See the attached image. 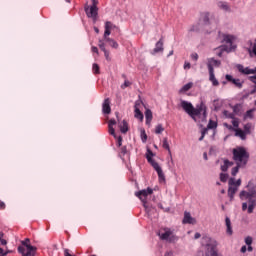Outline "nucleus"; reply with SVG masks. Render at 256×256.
I'll list each match as a JSON object with an SVG mask.
<instances>
[{"mask_svg": "<svg viewBox=\"0 0 256 256\" xmlns=\"http://www.w3.org/2000/svg\"><path fill=\"white\" fill-rule=\"evenodd\" d=\"M232 155L236 165L246 167L247 163H249V152H247L245 147L234 148Z\"/></svg>", "mask_w": 256, "mask_h": 256, "instance_id": "nucleus-1", "label": "nucleus"}, {"mask_svg": "<svg viewBox=\"0 0 256 256\" xmlns=\"http://www.w3.org/2000/svg\"><path fill=\"white\" fill-rule=\"evenodd\" d=\"M202 113V120L207 119V105H205V102H201L196 106V108H192V112H190V117L194 121H196V117H201Z\"/></svg>", "mask_w": 256, "mask_h": 256, "instance_id": "nucleus-2", "label": "nucleus"}, {"mask_svg": "<svg viewBox=\"0 0 256 256\" xmlns=\"http://www.w3.org/2000/svg\"><path fill=\"white\" fill-rule=\"evenodd\" d=\"M246 190H242L239 194V197L241 201L245 199V197H252L256 198V185L252 181H249L248 184L246 185Z\"/></svg>", "mask_w": 256, "mask_h": 256, "instance_id": "nucleus-3", "label": "nucleus"}, {"mask_svg": "<svg viewBox=\"0 0 256 256\" xmlns=\"http://www.w3.org/2000/svg\"><path fill=\"white\" fill-rule=\"evenodd\" d=\"M84 11L88 19H92L93 23H97L99 17V8L97 6H85Z\"/></svg>", "mask_w": 256, "mask_h": 256, "instance_id": "nucleus-4", "label": "nucleus"}, {"mask_svg": "<svg viewBox=\"0 0 256 256\" xmlns=\"http://www.w3.org/2000/svg\"><path fill=\"white\" fill-rule=\"evenodd\" d=\"M148 163H150L158 174V179L160 183H165V174L163 173V169L159 166V163L155 162L151 157L148 156Z\"/></svg>", "mask_w": 256, "mask_h": 256, "instance_id": "nucleus-5", "label": "nucleus"}, {"mask_svg": "<svg viewBox=\"0 0 256 256\" xmlns=\"http://www.w3.org/2000/svg\"><path fill=\"white\" fill-rule=\"evenodd\" d=\"M135 195L138 197V199L142 201V203H144V207H145V203H147V196L153 195V189L148 187L147 189H143L138 192H135Z\"/></svg>", "mask_w": 256, "mask_h": 256, "instance_id": "nucleus-6", "label": "nucleus"}, {"mask_svg": "<svg viewBox=\"0 0 256 256\" xmlns=\"http://www.w3.org/2000/svg\"><path fill=\"white\" fill-rule=\"evenodd\" d=\"M225 79L226 81L234 85L236 89H243V84L245 83V81L239 78H233L230 74H226Z\"/></svg>", "mask_w": 256, "mask_h": 256, "instance_id": "nucleus-7", "label": "nucleus"}, {"mask_svg": "<svg viewBox=\"0 0 256 256\" xmlns=\"http://www.w3.org/2000/svg\"><path fill=\"white\" fill-rule=\"evenodd\" d=\"M182 223H183V225H196L197 219L192 217L190 212L185 211Z\"/></svg>", "mask_w": 256, "mask_h": 256, "instance_id": "nucleus-8", "label": "nucleus"}, {"mask_svg": "<svg viewBox=\"0 0 256 256\" xmlns=\"http://www.w3.org/2000/svg\"><path fill=\"white\" fill-rule=\"evenodd\" d=\"M173 232L167 230L165 233L159 234V237L162 241H169V243H173V241H177V236H171ZM170 237V238H169Z\"/></svg>", "mask_w": 256, "mask_h": 256, "instance_id": "nucleus-9", "label": "nucleus"}, {"mask_svg": "<svg viewBox=\"0 0 256 256\" xmlns=\"http://www.w3.org/2000/svg\"><path fill=\"white\" fill-rule=\"evenodd\" d=\"M209 81L212 82L213 87H219V80L215 78V69L209 65Z\"/></svg>", "mask_w": 256, "mask_h": 256, "instance_id": "nucleus-10", "label": "nucleus"}, {"mask_svg": "<svg viewBox=\"0 0 256 256\" xmlns=\"http://www.w3.org/2000/svg\"><path fill=\"white\" fill-rule=\"evenodd\" d=\"M180 107L187 113V115H191V112L193 111V104L191 102L181 100Z\"/></svg>", "mask_w": 256, "mask_h": 256, "instance_id": "nucleus-11", "label": "nucleus"}, {"mask_svg": "<svg viewBox=\"0 0 256 256\" xmlns=\"http://www.w3.org/2000/svg\"><path fill=\"white\" fill-rule=\"evenodd\" d=\"M102 113L109 115L111 113V100L106 98L102 104Z\"/></svg>", "mask_w": 256, "mask_h": 256, "instance_id": "nucleus-12", "label": "nucleus"}, {"mask_svg": "<svg viewBox=\"0 0 256 256\" xmlns=\"http://www.w3.org/2000/svg\"><path fill=\"white\" fill-rule=\"evenodd\" d=\"M31 243V239L26 238L25 240L21 241V245L22 247H26L27 251H32V252H37V247L33 246L30 244Z\"/></svg>", "mask_w": 256, "mask_h": 256, "instance_id": "nucleus-13", "label": "nucleus"}, {"mask_svg": "<svg viewBox=\"0 0 256 256\" xmlns=\"http://www.w3.org/2000/svg\"><path fill=\"white\" fill-rule=\"evenodd\" d=\"M236 69L239 71V73H242V75H253V69L249 67H244L242 64L236 65Z\"/></svg>", "mask_w": 256, "mask_h": 256, "instance_id": "nucleus-14", "label": "nucleus"}, {"mask_svg": "<svg viewBox=\"0 0 256 256\" xmlns=\"http://www.w3.org/2000/svg\"><path fill=\"white\" fill-rule=\"evenodd\" d=\"M244 199H248V213L251 215L255 211L256 199L253 197H244Z\"/></svg>", "mask_w": 256, "mask_h": 256, "instance_id": "nucleus-15", "label": "nucleus"}, {"mask_svg": "<svg viewBox=\"0 0 256 256\" xmlns=\"http://www.w3.org/2000/svg\"><path fill=\"white\" fill-rule=\"evenodd\" d=\"M17 251L22 256H35L37 253V252H33V251H28V250H27V252H25V247H23V246H18Z\"/></svg>", "mask_w": 256, "mask_h": 256, "instance_id": "nucleus-16", "label": "nucleus"}, {"mask_svg": "<svg viewBox=\"0 0 256 256\" xmlns=\"http://www.w3.org/2000/svg\"><path fill=\"white\" fill-rule=\"evenodd\" d=\"M118 127H119L121 133H123V134H125V133H127V131H129V124L127 123L126 120L119 122Z\"/></svg>", "mask_w": 256, "mask_h": 256, "instance_id": "nucleus-17", "label": "nucleus"}, {"mask_svg": "<svg viewBox=\"0 0 256 256\" xmlns=\"http://www.w3.org/2000/svg\"><path fill=\"white\" fill-rule=\"evenodd\" d=\"M209 65L210 67H221V61L215 60V58H208L207 67L209 71Z\"/></svg>", "mask_w": 256, "mask_h": 256, "instance_id": "nucleus-18", "label": "nucleus"}, {"mask_svg": "<svg viewBox=\"0 0 256 256\" xmlns=\"http://www.w3.org/2000/svg\"><path fill=\"white\" fill-rule=\"evenodd\" d=\"M234 165H235L234 162H231L228 159H225L224 164L221 166V171H223V173H226V171L229 170V167H233Z\"/></svg>", "mask_w": 256, "mask_h": 256, "instance_id": "nucleus-19", "label": "nucleus"}, {"mask_svg": "<svg viewBox=\"0 0 256 256\" xmlns=\"http://www.w3.org/2000/svg\"><path fill=\"white\" fill-rule=\"evenodd\" d=\"M163 51V39H160L157 43L155 48L153 49L152 55H155V53H161Z\"/></svg>", "mask_w": 256, "mask_h": 256, "instance_id": "nucleus-20", "label": "nucleus"}, {"mask_svg": "<svg viewBox=\"0 0 256 256\" xmlns=\"http://www.w3.org/2000/svg\"><path fill=\"white\" fill-rule=\"evenodd\" d=\"M139 105L137 102L135 103V110H134V117L136 119H139L140 121H143V112H141V110L139 109V107L137 106Z\"/></svg>", "mask_w": 256, "mask_h": 256, "instance_id": "nucleus-21", "label": "nucleus"}, {"mask_svg": "<svg viewBox=\"0 0 256 256\" xmlns=\"http://www.w3.org/2000/svg\"><path fill=\"white\" fill-rule=\"evenodd\" d=\"M234 39H235V36H233V35H229V34H224L223 35L224 43H228V45H230V47H234L233 46V40Z\"/></svg>", "mask_w": 256, "mask_h": 256, "instance_id": "nucleus-22", "label": "nucleus"}, {"mask_svg": "<svg viewBox=\"0 0 256 256\" xmlns=\"http://www.w3.org/2000/svg\"><path fill=\"white\" fill-rule=\"evenodd\" d=\"M145 119H146V125H151V121H153V112L151 111V109H146Z\"/></svg>", "mask_w": 256, "mask_h": 256, "instance_id": "nucleus-23", "label": "nucleus"}, {"mask_svg": "<svg viewBox=\"0 0 256 256\" xmlns=\"http://www.w3.org/2000/svg\"><path fill=\"white\" fill-rule=\"evenodd\" d=\"M237 193V187H233L229 185L228 188V197L230 198V201H233L235 199V194Z\"/></svg>", "mask_w": 256, "mask_h": 256, "instance_id": "nucleus-24", "label": "nucleus"}, {"mask_svg": "<svg viewBox=\"0 0 256 256\" xmlns=\"http://www.w3.org/2000/svg\"><path fill=\"white\" fill-rule=\"evenodd\" d=\"M225 223H226V227H227L226 233L228 235H233V228L231 227V219L228 216H226V218H225Z\"/></svg>", "mask_w": 256, "mask_h": 256, "instance_id": "nucleus-25", "label": "nucleus"}, {"mask_svg": "<svg viewBox=\"0 0 256 256\" xmlns=\"http://www.w3.org/2000/svg\"><path fill=\"white\" fill-rule=\"evenodd\" d=\"M105 43H108V45H110V47H112L113 49L119 48V44L114 39L106 38Z\"/></svg>", "mask_w": 256, "mask_h": 256, "instance_id": "nucleus-26", "label": "nucleus"}, {"mask_svg": "<svg viewBox=\"0 0 256 256\" xmlns=\"http://www.w3.org/2000/svg\"><path fill=\"white\" fill-rule=\"evenodd\" d=\"M236 137H240V139H242V141H245V139H247V134L245 131L241 130V129H237L236 130Z\"/></svg>", "mask_w": 256, "mask_h": 256, "instance_id": "nucleus-27", "label": "nucleus"}, {"mask_svg": "<svg viewBox=\"0 0 256 256\" xmlns=\"http://www.w3.org/2000/svg\"><path fill=\"white\" fill-rule=\"evenodd\" d=\"M109 23H105V32H104V41H107L109 38V35H111V29H109Z\"/></svg>", "mask_w": 256, "mask_h": 256, "instance_id": "nucleus-28", "label": "nucleus"}, {"mask_svg": "<svg viewBox=\"0 0 256 256\" xmlns=\"http://www.w3.org/2000/svg\"><path fill=\"white\" fill-rule=\"evenodd\" d=\"M228 184L230 186L235 185V187H241V179H238L237 181H235V178H230L228 181Z\"/></svg>", "mask_w": 256, "mask_h": 256, "instance_id": "nucleus-29", "label": "nucleus"}, {"mask_svg": "<svg viewBox=\"0 0 256 256\" xmlns=\"http://www.w3.org/2000/svg\"><path fill=\"white\" fill-rule=\"evenodd\" d=\"M218 7L223 11H231V8L229 7V4H227V2H218Z\"/></svg>", "mask_w": 256, "mask_h": 256, "instance_id": "nucleus-30", "label": "nucleus"}, {"mask_svg": "<svg viewBox=\"0 0 256 256\" xmlns=\"http://www.w3.org/2000/svg\"><path fill=\"white\" fill-rule=\"evenodd\" d=\"M239 169H245V166H239V164H236V167L231 170L232 177H235L237 173H239Z\"/></svg>", "mask_w": 256, "mask_h": 256, "instance_id": "nucleus-31", "label": "nucleus"}, {"mask_svg": "<svg viewBox=\"0 0 256 256\" xmlns=\"http://www.w3.org/2000/svg\"><path fill=\"white\" fill-rule=\"evenodd\" d=\"M193 87V82H189L187 84H185L181 89H180V93H185L187 91H189V89H191Z\"/></svg>", "mask_w": 256, "mask_h": 256, "instance_id": "nucleus-32", "label": "nucleus"}, {"mask_svg": "<svg viewBox=\"0 0 256 256\" xmlns=\"http://www.w3.org/2000/svg\"><path fill=\"white\" fill-rule=\"evenodd\" d=\"M162 147H163V149H166V151H168V153L171 154V147L169 146V142H168L167 138L163 139Z\"/></svg>", "mask_w": 256, "mask_h": 256, "instance_id": "nucleus-33", "label": "nucleus"}, {"mask_svg": "<svg viewBox=\"0 0 256 256\" xmlns=\"http://www.w3.org/2000/svg\"><path fill=\"white\" fill-rule=\"evenodd\" d=\"M237 49V46H231L228 48L227 46H221V52L226 51V53H231V51H235Z\"/></svg>", "mask_w": 256, "mask_h": 256, "instance_id": "nucleus-34", "label": "nucleus"}, {"mask_svg": "<svg viewBox=\"0 0 256 256\" xmlns=\"http://www.w3.org/2000/svg\"><path fill=\"white\" fill-rule=\"evenodd\" d=\"M223 115L226 119H235V113H231L228 110H224Z\"/></svg>", "mask_w": 256, "mask_h": 256, "instance_id": "nucleus-35", "label": "nucleus"}, {"mask_svg": "<svg viewBox=\"0 0 256 256\" xmlns=\"http://www.w3.org/2000/svg\"><path fill=\"white\" fill-rule=\"evenodd\" d=\"M163 131H165V128H163V124H158L155 129L156 135H161Z\"/></svg>", "mask_w": 256, "mask_h": 256, "instance_id": "nucleus-36", "label": "nucleus"}, {"mask_svg": "<svg viewBox=\"0 0 256 256\" xmlns=\"http://www.w3.org/2000/svg\"><path fill=\"white\" fill-rule=\"evenodd\" d=\"M228 179H229V174H227V173H220V181L222 183H227Z\"/></svg>", "mask_w": 256, "mask_h": 256, "instance_id": "nucleus-37", "label": "nucleus"}, {"mask_svg": "<svg viewBox=\"0 0 256 256\" xmlns=\"http://www.w3.org/2000/svg\"><path fill=\"white\" fill-rule=\"evenodd\" d=\"M92 71H93L94 75H99V73H101L99 65L97 63L93 64Z\"/></svg>", "mask_w": 256, "mask_h": 256, "instance_id": "nucleus-38", "label": "nucleus"}, {"mask_svg": "<svg viewBox=\"0 0 256 256\" xmlns=\"http://www.w3.org/2000/svg\"><path fill=\"white\" fill-rule=\"evenodd\" d=\"M207 129H217V122H215L213 120H209Z\"/></svg>", "mask_w": 256, "mask_h": 256, "instance_id": "nucleus-39", "label": "nucleus"}, {"mask_svg": "<svg viewBox=\"0 0 256 256\" xmlns=\"http://www.w3.org/2000/svg\"><path fill=\"white\" fill-rule=\"evenodd\" d=\"M204 25H211V22L209 21V13H205L202 17Z\"/></svg>", "mask_w": 256, "mask_h": 256, "instance_id": "nucleus-40", "label": "nucleus"}, {"mask_svg": "<svg viewBox=\"0 0 256 256\" xmlns=\"http://www.w3.org/2000/svg\"><path fill=\"white\" fill-rule=\"evenodd\" d=\"M244 132L246 135H251V123H247L244 125Z\"/></svg>", "mask_w": 256, "mask_h": 256, "instance_id": "nucleus-41", "label": "nucleus"}, {"mask_svg": "<svg viewBox=\"0 0 256 256\" xmlns=\"http://www.w3.org/2000/svg\"><path fill=\"white\" fill-rule=\"evenodd\" d=\"M244 119H253V109L246 111Z\"/></svg>", "mask_w": 256, "mask_h": 256, "instance_id": "nucleus-42", "label": "nucleus"}, {"mask_svg": "<svg viewBox=\"0 0 256 256\" xmlns=\"http://www.w3.org/2000/svg\"><path fill=\"white\" fill-rule=\"evenodd\" d=\"M141 139H142V143H147V133L145 132V130H141Z\"/></svg>", "mask_w": 256, "mask_h": 256, "instance_id": "nucleus-43", "label": "nucleus"}, {"mask_svg": "<svg viewBox=\"0 0 256 256\" xmlns=\"http://www.w3.org/2000/svg\"><path fill=\"white\" fill-rule=\"evenodd\" d=\"M110 135L113 136L114 139H117V134L115 133V128L113 126H108Z\"/></svg>", "mask_w": 256, "mask_h": 256, "instance_id": "nucleus-44", "label": "nucleus"}, {"mask_svg": "<svg viewBox=\"0 0 256 256\" xmlns=\"http://www.w3.org/2000/svg\"><path fill=\"white\" fill-rule=\"evenodd\" d=\"M127 154V146H123L120 150V157H125Z\"/></svg>", "mask_w": 256, "mask_h": 256, "instance_id": "nucleus-45", "label": "nucleus"}, {"mask_svg": "<svg viewBox=\"0 0 256 256\" xmlns=\"http://www.w3.org/2000/svg\"><path fill=\"white\" fill-rule=\"evenodd\" d=\"M245 243H246V245H252L253 244V237L247 236L245 238Z\"/></svg>", "mask_w": 256, "mask_h": 256, "instance_id": "nucleus-46", "label": "nucleus"}, {"mask_svg": "<svg viewBox=\"0 0 256 256\" xmlns=\"http://www.w3.org/2000/svg\"><path fill=\"white\" fill-rule=\"evenodd\" d=\"M131 82L129 80H125L124 83L121 85V89H127V87H130Z\"/></svg>", "mask_w": 256, "mask_h": 256, "instance_id": "nucleus-47", "label": "nucleus"}, {"mask_svg": "<svg viewBox=\"0 0 256 256\" xmlns=\"http://www.w3.org/2000/svg\"><path fill=\"white\" fill-rule=\"evenodd\" d=\"M4 235L5 234L3 232H0V243H1V245H7V240L3 239Z\"/></svg>", "mask_w": 256, "mask_h": 256, "instance_id": "nucleus-48", "label": "nucleus"}, {"mask_svg": "<svg viewBox=\"0 0 256 256\" xmlns=\"http://www.w3.org/2000/svg\"><path fill=\"white\" fill-rule=\"evenodd\" d=\"M98 46L100 47L101 51H106L107 50L105 48V42L103 40H99Z\"/></svg>", "mask_w": 256, "mask_h": 256, "instance_id": "nucleus-49", "label": "nucleus"}, {"mask_svg": "<svg viewBox=\"0 0 256 256\" xmlns=\"http://www.w3.org/2000/svg\"><path fill=\"white\" fill-rule=\"evenodd\" d=\"M118 147H121L123 145V137L116 136Z\"/></svg>", "mask_w": 256, "mask_h": 256, "instance_id": "nucleus-50", "label": "nucleus"}, {"mask_svg": "<svg viewBox=\"0 0 256 256\" xmlns=\"http://www.w3.org/2000/svg\"><path fill=\"white\" fill-rule=\"evenodd\" d=\"M239 107H241L240 104H236L233 106V112L235 115H237V113H239Z\"/></svg>", "mask_w": 256, "mask_h": 256, "instance_id": "nucleus-51", "label": "nucleus"}, {"mask_svg": "<svg viewBox=\"0 0 256 256\" xmlns=\"http://www.w3.org/2000/svg\"><path fill=\"white\" fill-rule=\"evenodd\" d=\"M191 59H193V61H198V60H199V54H197V53H192V54H191Z\"/></svg>", "mask_w": 256, "mask_h": 256, "instance_id": "nucleus-52", "label": "nucleus"}, {"mask_svg": "<svg viewBox=\"0 0 256 256\" xmlns=\"http://www.w3.org/2000/svg\"><path fill=\"white\" fill-rule=\"evenodd\" d=\"M106 61H111V57H109V51L105 50L103 51Z\"/></svg>", "mask_w": 256, "mask_h": 256, "instance_id": "nucleus-53", "label": "nucleus"}, {"mask_svg": "<svg viewBox=\"0 0 256 256\" xmlns=\"http://www.w3.org/2000/svg\"><path fill=\"white\" fill-rule=\"evenodd\" d=\"M249 209V205L247 204V202L242 203V211H248Z\"/></svg>", "mask_w": 256, "mask_h": 256, "instance_id": "nucleus-54", "label": "nucleus"}, {"mask_svg": "<svg viewBox=\"0 0 256 256\" xmlns=\"http://www.w3.org/2000/svg\"><path fill=\"white\" fill-rule=\"evenodd\" d=\"M113 125H117V121L115 119H110L109 122H108V126H112Z\"/></svg>", "mask_w": 256, "mask_h": 256, "instance_id": "nucleus-55", "label": "nucleus"}, {"mask_svg": "<svg viewBox=\"0 0 256 256\" xmlns=\"http://www.w3.org/2000/svg\"><path fill=\"white\" fill-rule=\"evenodd\" d=\"M148 157H150V159H153V158H152V157H153V151L148 150V154L146 155L147 161H149V158H148Z\"/></svg>", "mask_w": 256, "mask_h": 256, "instance_id": "nucleus-56", "label": "nucleus"}, {"mask_svg": "<svg viewBox=\"0 0 256 256\" xmlns=\"http://www.w3.org/2000/svg\"><path fill=\"white\" fill-rule=\"evenodd\" d=\"M106 23H109L108 27H109L110 30L115 29L117 27V26L113 25V23L111 21H107Z\"/></svg>", "mask_w": 256, "mask_h": 256, "instance_id": "nucleus-57", "label": "nucleus"}, {"mask_svg": "<svg viewBox=\"0 0 256 256\" xmlns=\"http://www.w3.org/2000/svg\"><path fill=\"white\" fill-rule=\"evenodd\" d=\"M184 69H191V63L185 62L184 63Z\"/></svg>", "mask_w": 256, "mask_h": 256, "instance_id": "nucleus-58", "label": "nucleus"}, {"mask_svg": "<svg viewBox=\"0 0 256 256\" xmlns=\"http://www.w3.org/2000/svg\"><path fill=\"white\" fill-rule=\"evenodd\" d=\"M194 239H201V233L196 232V233L194 234Z\"/></svg>", "mask_w": 256, "mask_h": 256, "instance_id": "nucleus-59", "label": "nucleus"}, {"mask_svg": "<svg viewBox=\"0 0 256 256\" xmlns=\"http://www.w3.org/2000/svg\"><path fill=\"white\" fill-rule=\"evenodd\" d=\"M92 53H97L99 54V49L96 46L92 47Z\"/></svg>", "mask_w": 256, "mask_h": 256, "instance_id": "nucleus-60", "label": "nucleus"}, {"mask_svg": "<svg viewBox=\"0 0 256 256\" xmlns=\"http://www.w3.org/2000/svg\"><path fill=\"white\" fill-rule=\"evenodd\" d=\"M0 256H7V252H5L3 248H0Z\"/></svg>", "mask_w": 256, "mask_h": 256, "instance_id": "nucleus-61", "label": "nucleus"}, {"mask_svg": "<svg viewBox=\"0 0 256 256\" xmlns=\"http://www.w3.org/2000/svg\"><path fill=\"white\" fill-rule=\"evenodd\" d=\"M252 53H254V55L256 56V39H255V43L252 48Z\"/></svg>", "mask_w": 256, "mask_h": 256, "instance_id": "nucleus-62", "label": "nucleus"}, {"mask_svg": "<svg viewBox=\"0 0 256 256\" xmlns=\"http://www.w3.org/2000/svg\"><path fill=\"white\" fill-rule=\"evenodd\" d=\"M5 207H6L5 202L0 201V209L3 210L5 209Z\"/></svg>", "mask_w": 256, "mask_h": 256, "instance_id": "nucleus-63", "label": "nucleus"}, {"mask_svg": "<svg viewBox=\"0 0 256 256\" xmlns=\"http://www.w3.org/2000/svg\"><path fill=\"white\" fill-rule=\"evenodd\" d=\"M255 93H256V86H254V89H252V90L250 91V95H255Z\"/></svg>", "mask_w": 256, "mask_h": 256, "instance_id": "nucleus-64", "label": "nucleus"}]
</instances>
